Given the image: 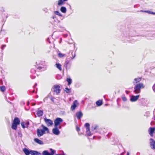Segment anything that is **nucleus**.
<instances>
[{
    "instance_id": "obj_1",
    "label": "nucleus",
    "mask_w": 155,
    "mask_h": 155,
    "mask_svg": "<svg viewBox=\"0 0 155 155\" xmlns=\"http://www.w3.org/2000/svg\"><path fill=\"white\" fill-rule=\"evenodd\" d=\"M42 127L43 128L42 129H38L37 130V135L38 137H40L45 134V131L48 132V129L47 127L44 126L43 125H42Z\"/></svg>"
},
{
    "instance_id": "obj_2",
    "label": "nucleus",
    "mask_w": 155,
    "mask_h": 155,
    "mask_svg": "<svg viewBox=\"0 0 155 155\" xmlns=\"http://www.w3.org/2000/svg\"><path fill=\"white\" fill-rule=\"evenodd\" d=\"M20 123V121L19 118L18 117L15 118L12 123V128L14 130H16L17 125L19 124Z\"/></svg>"
},
{
    "instance_id": "obj_3",
    "label": "nucleus",
    "mask_w": 155,
    "mask_h": 155,
    "mask_svg": "<svg viewBox=\"0 0 155 155\" xmlns=\"http://www.w3.org/2000/svg\"><path fill=\"white\" fill-rule=\"evenodd\" d=\"M143 88L144 86L143 83H140L136 84V94L140 92V89Z\"/></svg>"
},
{
    "instance_id": "obj_4",
    "label": "nucleus",
    "mask_w": 155,
    "mask_h": 155,
    "mask_svg": "<svg viewBox=\"0 0 155 155\" xmlns=\"http://www.w3.org/2000/svg\"><path fill=\"white\" fill-rule=\"evenodd\" d=\"M63 121V120L60 118H57L54 121V127H58V126Z\"/></svg>"
},
{
    "instance_id": "obj_5",
    "label": "nucleus",
    "mask_w": 155,
    "mask_h": 155,
    "mask_svg": "<svg viewBox=\"0 0 155 155\" xmlns=\"http://www.w3.org/2000/svg\"><path fill=\"white\" fill-rule=\"evenodd\" d=\"M44 121L48 126H50L53 124V121L50 119L46 118H44Z\"/></svg>"
},
{
    "instance_id": "obj_6",
    "label": "nucleus",
    "mask_w": 155,
    "mask_h": 155,
    "mask_svg": "<svg viewBox=\"0 0 155 155\" xmlns=\"http://www.w3.org/2000/svg\"><path fill=\"white\" fill-rule=\"evenodd\" d=\"M60 87L59 85H54L53 88L54 92L57 94H58L60 92Z\"/></svg>"
},
{
    "instance_id": "obj_7",
    "label": "nucleus",
    "mask_w": 155,
    "mask_h": 155,
    "mask_svg": "<svg viewBox=\"0 0 155 155\" xmlns=\"http://www.w3.org/2000/svg\"><path fill=\"white\" fill-rule=\"evenodd\" d=\"M150 147L151 148L154 150L155 149V141L152 138L150 139Z\"/></svg>"
},
{
    "instance_id": "obj_8",
    "label": "nucleus",
    "mask_w": 155,
    "mask_h": 155,
    "mask_svg": "<svg viewBox=\"0 0 155 155\" xmlns=\"http://www.w3.org/2000/svg\"><path fill=\"white\" fill-rule=\"evenodd\" d=\"M53 133L57 135H58L60 133L59 130L58 129V127H54V128L52 130Z\"/></svg>"
},
{
    "instance_id": "obj_9",
    "label": "nucleus",
    "mask_w": 155,
    "mask_h": 155,
    "mask_svg": "<svg viewBox=\"0 0 155 155\" xmlns=\"http://www.w3.org/2000/svg\"><path fill=\"white\" fill-rule=\"evenodd\" d=\"M78 103L77 101V100L74 101L73 102V103L72 105V106L71 107V109L73 110H74L75 109L76 107H77V105H78Z\"/></svg>"
},
{
    "instance_id": "obj_10",
    "label": "nucleus",
    "mask_w": 155,
    "mask_h": 155,
    "mask_svg": "<svg viewBox=\"0 0 155 155\" xmlns=\"http://www.w3.org/2000/svg\"><path fill=\"white\" fill-rule=\"evenodd\" d=\"M155 130V128L154 127H150L149 129V132L150 135L152 136H153V134L154 131Z\"/></svg>"
},
{
    "instance_id": "obj_11",
    "label": "nucleus",
    "mask_w": 155,
    "mask_h": 155,
    "mask_svg": "<svg viewBox=\"0 0 155 155\" xmlns=\"http://www.w3.org/2000/svg\"><path fill=\"white\" fill-rule=\"evenodd\" d=\"M83 113L81 111L77 112L76 113V116L78 119H80L83 116Z\"/></svg>"
},
{
    "instance_id": "obj_12",
    "label": "nucleus",
    "mask_w": 155,
    "mask_h": 155,
    "mask_svg": "<svg viewBox=\"0 0 155 155\" xmlns=\"http://www.w3.org/2000/svg\"><path fill=\"white\" fill-rule=\"evenodd\" d=\"M34 140L35 142L38 144L42 145L44 144L43 142L41 140H40L38 138H35Z\"/></svg>"
},
{
    "instance_id": "obj_13",
    "label": "nucleus",
    "mask_w": 155,
    "mask_h": 155,
    "mask_svg": "<svg viewBox=\"0 0 155 155\" xmlns=\"http://www.w3.org/2000/svg\"><path fill=\"white\" fill-rule=\"evenodd\" d=\"M37 115L38 117L42 116L43 115V112L42 110L38 109L37 111Z\"/></svg>"
},
{
    "instance_id": "obj_14",
    "label": "nucleus",
    "mask_w": 155,
    "mask_h": 155,
    "mask_svg": "<svg viewBox=\"0 0 155 155\" xmlns=\"http://www.w3.org/2000/svg\"><path fill=\"white\" fill-rule=\"evenodd\" d=\"M23 151L26 155H29L30 154V150L26 148L24 149Z\"/></svg>"
},
{
    "instance_id": "obj_15",
    "label": "nucleus",
    "mask_w": 155,
    "mask_h": 155,
    "mask_svg": "<svg viewBox=\"0 0 155 155\" xmlns=\"http://www.w3.org/2000/svg\"><path fill=\"white\" fill-rule=\"evenodd\" d=\"M86 133L87 134L88 136H90L91 135V133L90 130L89 128H86Z\"/></svg>"
},
{
    "instance_id": "obj_16",
    "label": "nucleus",
    "mask_w": 155,
    "mask_h": 155,
    "mask_svg": "<svg viewBox=\"0 0 155 155\" xmlns=\"http://www.w3.org/2000/svg\"><path fill=\"white\" fill-rule=\"evenodd\" d=\"M55 66H56L58 69L60 71H61L62 70L61 65L59 63H56Z\"/></svg>"
},
{
    "instance_id": "obj_17",
    "label": "nucleus",
    "mask_w": 155,
    "mask_h": 155,
    "mask_svg": "<svg viewBox=\"0 0 155 155\" xmlns=\"http://www.w3.org/2000/svg\"><path fill=\"white\" fill-rule=\"evenodd\" d=\"M60 10L62 12L64 13H65L66 12V8L62 6L61 7Z\"/></svg>"
},
{
    "instance_id": "obj_18",
    "label": "nucleus",
    "mask_w": 155,
    "mask_h": 155,
    "mask_svg": "<svg viewBox=\"0 0 155 155\" xmlns=\"http://www.w3.org/2000/svg\"><path fill=\"white\" fill-rule=\"evenodd\" d=\"M30 154L32 155H35L38 153V152L35 151L30 150Z\"/></svg>"
},
{
    "instance_id": "obj_19",
    "label": "nucleus",
    "mask_w": 155,
    "mask_h": 155,
    "mask_svg": "<svg viewBox=\"0 0 155 155\" xmlns=\"http://www.w3.org/2000/svg\"><path fill=\"white\" fill-rule=\"evenodd\" d=\"M42 154L43 155H51L50 153H49L48 151L47 150H44V151L42 153Z\"/></svg>"
},
{
    "instance_id": "obj_20",
    "label": "nucleus",
    "mask_w": 155,
    "mask_h": 155,
    "mask_svg": "<svg viewBox=\"0 0 155 155\" xmlns=\"http://www.w3.org/2000/svg\"><path fill=\"white\" fill-rule=\"evenodd\" d=\"M96 104L98 106H100L102 104V101L100 100L97 101L96 102Z\"/></svg>"
},
{
    "instance_id": "obj_21",
    "label": "nucleus",
    "mask_w": 155,
    "mask_h": 155,
    "mask_svg": "<svg viewBox=\"0 0 155 155\" xmlns=\"http://www.w3.org/2000/svg\"><path fill=\"white\" fill-rule=\"evenodd\" d=\"M98 127V126L97 125H94V126H93L91 127V130L92 131H94V130H96L97 128Z\"/></svg>"
},
{
    "instance_id": "obj_22",
    "label": "nucleus",
    "mask_w": 155,
    "mask_h": 155,
    "mask_svg": "<svg viewBox=\"0 0 155 155\" xmlns=\"http://www.w3.org/2000/svg\"><path fill=\"white\" fill-rule=\"evenodd\" d=\"M130 100L131 102H134L136 101V96H132Z\"/></svg>"
},
{
    "instance_id": "obj_23",
    "label": "nucleus",
    "mask_w": 155,
    "mask_h": 155,
    "mask_svg": "<svg viewBox=\"0 0 155 155\" xmlns=\"http://www.w3.org/2000/svg\"><path fill=\"white\" fill-rule=\"evenodd\" d=\"M64 1L63 0H58V5L59 6L61 5L64 3Z\"/></svg>"
},
{
    "instance_id": "obj_24",
    "label": "nucleus",
    "mask_w": 155,
    "mask_h": 155,
    "mask_svg": "<svg viewBox=\"0 0 155 155\" xmlns=\"http://www.w3.org/2000/svg\"><path fill=\"white\" fill-rule=\"evenodd\" d=\"M50 150L51 151V153H50V155H53L54 154L55 152V151L54 150H53V149H52L51 148H50Z\"/></svg>"
},
{
    "instance_id": "obj_25",
    "label": "nucleus",
    "mask_w": 155,
    "mask_h": 155,
    "mask_svg": "<svg viewBox=\"0 0 155 155\" xmlns=\"http://www.w3.org/2000/svg\"><path fill=\"white\" fill-rule=\"evenodd\" d=\"M67 81L68 83V85H70L71 83L72 80L70 78H68L66 80Z\"/></svg>"
},
{
    "instance_id": "obj_26",
    "label": "nucleus",
    "mask_w": 155,
    "mask_h": 155,
    "mask_svg": "<svg viewBox=\"0 0 155 155\" xmlns=\"http://www.w3.org/2000/svg\"><path fill=\"white\" fill-rule=\"evenodd\" d=\"M0 90L2 92L4 91L5 90V86H2L0 87Z\"/></svg>"
},
{
    "instance_id": "obj_27",
    "label": "nucleus",
    "mask_w": 155,
    "mask_h": 155,
    "mask_svg": "<svg viewBox=\"0 0 155 155\" xmlns=\"http://www.w3.org/2000/svg\"><path fill=\"white\" fill-rule=\"evenodd\" d=\"M54 12L55 14L56 15H59L60 16H62V15H61V14L58 11H55Z\"/></svg>"
},
{
    "instance_id": "obj_28",
    "label": "nucleus",
    "mask_w": 155,
    "mask_h": 155,
    "mask_svg": "<svg viewBox=\"0 0 155 155\" xmlns=\"http://www.w3.org/2000/svg\"><path fill=\"white\" fill-rule=\"evenodd\" d=\"M65 91L67 93H69L71 92L70 89L67 87H66L65 88Z\"/></svg>"
},
{
    "instance_id": "obj_29",
    "label": "nucleus",
    "mask_w": 155,
    "mask_h": 155,
    "mask_svg": "<svg viewBox=\"0 0 155 155\" xmlns=\"http://www.w3.org/2000/svg\"><path fill=\"white\" fill-rule=\"evenodd\" d=\"M21 125L22 127L23 128H25V126L24 123V122H22L21 123Z\"/></svg>"
},
{
    "instance_id": "obj_30",
    "label": "nucleus",
    "mask_w": 155,
    "mask_h": 155,
    "mask_svg": "<svg viewBox=\"0 0 155 155\" xmlns=\"http://www.w3.org/2000/svg\"><path fill=\"white\" fill-rule=\"evenodd\" d=\"M85 127H87V128H89V124L88 123H86L85 125Z\"/></svg>"
},
{
    "instance_id": "obj_31",
    "label": "nucleus",
    "mask_w": 155,
    "mask_h": 155,
    "mask_svg": "<svg viewBox=\"0 0 155 155\" xmlns=\"http://www.w3.org/2000/svg\"><path fill=\"white\" fill-rule=\"evenodd\" d=\"M141 80V78H136V82L140 81Z\"/></svg>"
},
{
    "instance_id": "obj_32",
    "label": "nucleus",
    "mask_w": 155,
    "mask_h": 155,
    "mask_svg": "<svg viewBox=\"0 0 155 155\" xmlns=\"http://www.w3.org/2000/svg\"><path fill=\"white\" fill-rule=\"evenodd\" d=\"M58 56L60 57H62L64 56V55L61 53H59L58 54Z\"/></svg>"
},
{
    "instance_id": "obj_33",
    "label": "nucleus",
    "mask_w": 155,
    "mask_h": 155,
    "mask_svg": "<svg viewBox=\"0 0 155 155\" xmlns=\"http://www.w3.org/2000/svg\"><path fill=\"white\" fill-rule=\"evenodd\" d=\"M142 12H147L149 14H151V13L152 12H151L150 11H142Z\"/></svg>"
},
{
    "instance_id": "obj_34",
    "label": "nucleus",
    "mask_w": 155,
    "mask_h": 155,
    "mask_svg": "<svg viewBox=\"0 0 155 155\" xmlns=\"http://www.w3.org/2000/svg\"><path fill=\"white\" fill-rule=\"evenodd\" d=\"M65 63L66 64H65L64 65V67L66 68L67 69V65L68 64V62H67V61Z\"/></svg>"
},
{
    "instance_id": "obj_35",
    "label": "nucleus",
    "mask_w": 155,
    "mask_h": 155,
    "mask_svg": "<svg viewBox=\"0 0 155 155\" xmlns=\"http://www.w3.org/2000/svg\"><path fill=\"white\" fill-rule=\"evenodd\" d=\"M123 101H126L127 100V98L125 97H123L122 98Z\"/></svg>"
},
{
    "instance_id": "obj_36",
    "label": "nucleus",
    "mask_w": 155,
    "mask_h": 155,
    "mask_svg": "<svg viewBox=\"0 0 155 155\" xmlns=\"http://www.w3.org/2000/svg\"><path fill=\"white\" fill-rule=\"evenodd\" d=\"M153 91L155 92V84L153 85Z\"/></svg>"
},
{
    "instance_id": "obj_37",
    "label": "nucleus",
    "mask_w": 155,
    "mask_h": 155,
    "mask_svg": "<svg viewBox=\"0 0 155 155\" xmlns=\"http://www.w3.org/2000/svg\"><path fill=\"white\" fill-rule=\"evenodd\" d=\"M139 95H136V101L138 99V98L139 97Z\"/></svg>"
},
{
    "instance_id": "obj_38",
    "label": "nucleus",
    "mask_w": 155,
    "mask_h": 155,
    "mask_svg": "<svg viewBox=\"0 0 155 155\" xmlns=\"http://www.w3.org/2000/svg\"><path fill=\"white\" fill-rule=\"evenodd\" d=\"M35 155H41L40 153H39L38 152V153L37 154H35Z\"/></svg>"
},
{
    "instance_id": "obj_39",
    "label": "nucleus",
    "mask_w": 155,
    "mask_h": 155,
    "mask_svg": "<svg viewBox=\"0 0 155 155\" xmlns=\"http://www.w3.org/2000/svg\"><path fill=\"white\" fill-rule=\"evenodd\" d=\"M77 130L78 131L80 130V129L79 128H78V127H77Z\"/></svg>"
},
{
    "instance_id": "obj_40",
    "label": "nucleus",
    "mask_w": 155,
    "mask_h": 155,
    "mask_svg": "<svg viewBox=\"0 0 155 155\" xmlns=\"http://www.w3.org/2000/svg\"><path fill=\"white\" fill-rule=\"evenodd\" d=\"M134 91L136 92V85L134 87Z\"/></svg>"
},
{
    "instance_id": "obj_41",
    "label": "nucleus",
    "mask_w": 155,
    "mask_h": 155,
    "mask_svg": "<svg viewBox=\"0 0 155 155\" xmlns=\"http://www.w3.org/2000/svg\"><path fill=\"white\" fill-rule=\"evenodd\" d=\"M51 100L52 101H54V99L53 98H51Z\"/></svg>"
},
{
    "instance_id": "obj_42",
    "label": "nucleus",
    "mask_w": 155,
    "mask_h": 155,
    "mask_svg": "<svg viewBox=\"0 0 155 155\" xmlns=\"http://www.w3.org/2000/svg\"><path fill=\"white\" fill-rule=\"evenodd\" d=\"M151 14H152L153 15H155V12H152L151 13Z\"/></svg>"
},
{
    "instance_id": "obj_43",
    "label": "nucleus",
    "mask_w": 155,
    "mask_h": 155,
    "mask_svg": "<svg viewBox=\"0 0 155 155\" xmlns=\"http://www.w3.org/2000/svg\"><path fill=\"white\" fill-rule=\"evenodd\" d=\"M38 68L39 69H41L42 68V67H38Z\"/></svg>"
},
{
    "instance_id": "obj_44",
    "label": "nucleus",
    "mask_w": 155,
    "mask_h": 155,
    "mask_svg": "<svg viewBox=\"0 0 155 155\" xmlns=\"http://www.w3.org/2000/svg\"><path fill=\"white\" fill-rule=\"evenodd\" d=\"M52 18L53 19H54V18H56V16H52Z\"/></svg>"
},
{
    "instance_id": "obj_45",
    "label": "nucleus",
    "mask_w": 155,
    "mask_h": 155,
    "mask_svg": "<svg viewBox=\"0 0 155 155\" xmlns=\"http://www.w3.org/2000/svg\"><path fill=\"white\" fill-rule=\"evenodd\" d=\"M129 153L128 152H127V155H129Z\"/></svg>"
},
{
    "instance_id": "obj_46",
    "label": "nucleus",
    "mask_w": 155,
    "mask_h": 155,
    "mask_svg": "<svg viewBox=\"0 0 155 155\" xmlns=\"http://www.w3.org/2000/svg\"><path fill=\"white\" fill-rule=\"evenodd\" d=\"M37 85V84L36 83L35 84V86H34V87H35Z\"/></svg>"
},
{
    "instance_id": "obj_47",
    "label": "nucleus",
    "mask_w": 155,
    "mask_h": 155,
    "mask_svg": "<svg viewBox=\"0 0 155 155\" xmlns=\"http://www.w3.org/2000/svg\"><path fill=\"white\" fill-rule=\"evenodd\" d=\"M126 93H127V94L128 93V91H126Z\"/></svg>"
},
{
    "instance_id": "obj_48",
    "label": "nucleus",
    "mask_w": 155,
    "mask_h": 155,
    "mask_svg": "<svg viewBox=\"0 0 155 155\" xmlns=\"http://www.w3.org/2000/svg\"><path fill=\"white\" fill-rule=\"evenodd\" d=\"M75 56V55H74V57L73 58H72V59L74 58Z\"/></svg>"
},
{
    "instance_id": "obj_49",
    "label": "nucleus",
    "mask_w": 155,
    "mask_h": 155,
    "mask_svg": "<svg viewBox=\"0 0 155 155\" xmlns=\"http://www.w3.org/2000/svg\"><path fill=\"white\" fill-rule=\"evenodd\" d=\"M63 0L65 2V1H68V0Z\"/></svg>"
},
{
    "instance_id": "obj_50",
    "label": "nucleus",
    "mask_w": 155,
    "mask_h": 155,
    "mask_svg": "<svg viewBox=\"0 0 155 155\" xmlns=\"http://www.w3.org/2000/svg\"><path fill=\"white\" fill-rule=\"evenodd\" d=\"M35 104L34 103V104H33V105H35Z\"/></svg>"
},
{
    "instance_id": "obj_51",
    "label": "nucleus",
    "mask_w": 155,
    "mask_h": 155,
    "mask_svg": "<svg viewBox=\"0 0 155 155\" xmlns=\"http://www.w3.org/2000/svg\"><path fill=\"white\" fill-rule=\"evenodd\" d=\"M154 120H155V116L154 117Z\"/></svg>"
},
{
    "instance_id": "obj_52",
    "label": "nucleus",
    "mask_w": 155,
    "mask_h": 155,
    "mask_svg": "<svg viewBox=\"0 0 155 155\" xmlns=\"http://www.w3.org/2000/svg\"><path fill=\"white\" fill-rule=\"evenodd\" d=\"M59 155H64V154H59Z\"/></svg>"
},
{
    "instance_id": "obj_53",
    "label": "nucleus",
    "mask_w": 155,
    "mask_h": 155,
    "mask_svg": "<svg viewBox=\"0 0 155 155\" xmlns=\"http://www.w3.org/2000/svg\"><path fill=\"white\" fill-rule=\"evenodd\" d=\"M134 80L136 81V78H135V79H134Z\"/></svg>"
},
{
    "instance_id": "obj_54",
    "label": "nucleus",
    "mask_w": 155,
    "mask_h": 155,
    "mask_svg": "<svg viewBox=\"0 0 155 155\" xmlns=\"http://www.w3.org/2000/svg\"><path fill=\"white\" fill-rule=\"evenodd\" d=\"M59 128H61V127H59Z\"/></svg>"
},
{
    "instance_id": "obj_55",
    "label": "nucleus",
    "mask_w": 155,
    "mask_h": 155,
    "mask_svg": "<svg viewBox=\"0 0 155 155\" xmlns=\"http://www.w3.org/2000/svg\"><path fill=\"white\" fill-rule=\"evenodd\" d=\"M34 92V90H33V92Z\"/></svg>"
},
{
    "instance_id": "obj_56",
    "label": "nucleus",
    "mask_w": 155,
    "mask_h": 155,
    "mask_svg": "<svg viewBox=\"0 0 155 155\" xmlns=\"http://www.w3.org/2000/svg\"><path fill=\"white\" fill-rule=\"evenodd\" d=\"M35 117H36V115H35Z\"/></svg>"
}]
</instances>
